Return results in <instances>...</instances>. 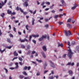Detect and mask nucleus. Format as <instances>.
<instances>
[{
	"label": "nucleus",
	"instance_id": "63",
	"mask_svg": "<svg viewBox=\"0 0 79 79\" xmlns=\"http://www.w3.org/2000/svg\"><path fill=\"white\" fill-rule=\"evenodd\" d=\"M47 72H48V70H45L44 71V74H45V73H47Z\"/></svg>",
	"mask_w": 79,
	"mask_h": 79
},
{
	"label": "nucleus",
	"instance_id": "13",
	"mask_svg": "<svg viewBox=\"0 0 79 79\" xmlns=\"http://www.w3.org/2000/svg\"><path fill=\"white\" fill-rule=\"evenodd\" d=\"M41 53L44 57V58H46V56H45V54H44V52L43 51L41 52Z\"/></svg>",
	"mask_w": 79,
	"mask_h": 79
},
{
	"label": "nucleus",
	"instance_id": "60",
	"mask_svg": "<svg viewBox=\"0 0 79 79\" xmlns=\"http://www.w3.org/2000/svg\"><path fill=\"white\" fill-rule=\"evenodd\" d=\"M63 16V14H60V18H62V16Z\"/></svg>",
	"mask_w": 79,
	"mask_h": 79
},
{
	"label": "nucleus",
	"instance_id": "14",
	"mask_svg": "<svg viewBox=\"0 0 79 79\" xmlns=\"http://www.w3.org/2000/svg\"><path fill=\"white\" fill-rule=\"evenodd\" d=\"M47 66V63L46 62L44 64V68L45 69L46 68V67Z\"/></svg>",
	"mask_w": 79,
	"mask_h": 79
},
{
	"label": "nucleus",
	"instance_id": "51",
	"mask_svg": "<svg viewBox=\"0 0 79 79\" xmlns=\"http://www.w3.org/2000/svg\"><path fill=\"white\" fill-rule=\"evenodd\" d=\"M27 49H30V46L28 45L27 46Z\"/></svg>",
	"mask_w": 79,
	"mask_h": 79
},
{
	"label": "nucleus",
	"instance_id": "3",
	"mask_svg": "<svg viewBox=\"0 0 79 79\" xmlns=\"http://www.w3.org/2000/svg\"><path fill=\"white\" fill-rule=\"evenodd\" d=\"M32 37H39V35H30L29 36V41L30 42L31 41V39H32Z\"/></svg>",
	"mask_w": 79,
	"mask_h": 79
},
{
	"label": "nucleus",
	"instance_id": "40",
	"mask_svg": "<svg viewBox=\"0 0 79 79\" xmlns=\"http://www.w3.org/2000/svg\"><path fill=\"white\" fill-rule=\"evenodd\" d=\"M59 24L60 25H61L62 24H63V22H58Z\"/></svg>",
	"mask_w": 79,
	"mask_h": 79
},
{
	"label": "nucleus",
	"instance_id": "17",
	"mask_svg": "<svg viewBox=\"0 0 79 79\" xmlns=\"http://www.w3.org/2000/svg\"><path fill=\"white\" fill-rule=\"evenodd\" d=\"M14 55L15 56H18V53H16V52L15 51L14 52Z\"/></svg>",
	"mask_w": 79,
	"mask_h": 79
},
{
	"label": "nucleus",
	"instance_id": "37",
	"mask_svg": "<svg viewBox=\"0 0 79 79\" xmlns=\"http://www.w3.org/2000/svg\"><path fill=\"white\" fill-rule=\"evenodd\" d=\"M4 69L5 70V71H6V73H8V70L6 69V68H4Z\"/></svg>",
	"mask_w": 79,
	"mask_h": 79
},
{
	"label": "nucleus",
	"instance_id": "33",
	"mask_svg": "<svg viewBox=\"0 0 79 79\" xmlns=\"http://www.w3.org/2000/svg\"><path fill=\"white\" fill-rule=\"evenodd\" d=\"M42 40H44V39L42 37L39 39V41H42Z\"/></svg>",
	"mask_w": 79,
	"mask_h": 79
},
{
	"label": "nucleus",
	"instance_id": "7",
	"mask_svg": "<svg viewBox=\"0 0 79 79\" xmlns=\"http://www.w3.org/2000/svg\"><path fill=\"white\" fill-rule=\"evenodd\" d=\"M23 5L24 6H26V7H27V6H28V3L27 2V1H25L24 2V3L23 4Z\"/></svg>",
	"mask_w": 79,
	"mask_h": 79
},
{
	"label": "nucleus",
	"instance_id": "56",
	"mask_svg": "<svg viewBox=\"0 0 79 79\" xmlns=\"http://www.w3.org/2000/svg\"><path fill=\"white\" fill-rule=\"evenodd\" d=\"M20 10V11L22 12V13H23V10L21 9V8H20L19 9Z\"/></svg>",
	"mask_w": 79,
	"mask_h": 79
},
{
	"label": "nucleus",
	"instance_id": "41",
	"mask_svg": "<svg viewBox=\"0 0 79 79\" xmlns=\"http://www.w3.org/2000/svg\"><path fill=\"white\" fill-rule=\"evenodd\" d=\"M13 64V63H11L9 64V66H12Z\"/></svg>",
	"mask_w": 79,
	"mask_h": 79
},
{
	"label": "nucleus",
	"instance_id": "24",
	"mask_svg": "<svg viewBox=\"0 0 79 79\" xmlns=\"http://www.w3.org/2000/svg\"><path fill=\"white\" fill-rule=\"evenodd\" d=\"M66 54H65L63 55L62 57V58H66Z\"/></svg>",
	"mask_w": 79,
	"mask_h": 79
},
{
	"label": "nucleus",
	"instance_id": "20",
	"mask_svg": "<svg viewBox=\"0 0 79 79\" xmlns=\"http://www.w3.org/2000/svg\"><path fill=\"white\" fill-rule=\"evenodd\" d=\"M71 18L69 19L67 21V23H71Z\"/></svg>",
	"mask_w": 79,
	"mask_h": 79
},
{
	"label": "nucleus",
	"instance_id": "6",
	"mask_svg": "<svg viewBox=\"0 0 79 79\" xmlns=\"http://www.w3.org/2000/svg\"><path fill=\"white\" fill-rule=\"evenodd\" d=\"M50 65L51 67H52V68H55V65L51 61L50 62Z\"/></svg>",
	"mask_w": 79,
	"mask_h": 79
},
{
	"label": "nucleus",
	"instance_id": "11",
	"mask_svg": "<svg viewBox=\"0 0 79 79\" xmlns=\"http://www.w3.org/2000/svg\"><path fill=\"white\" fill-rule=\"evenodd\" d=\"M43 49L44 52H46V51H47V48H46V46H45L43 47Z\"/></svg>",
	"mask_w": 79,
	"mask_h": 79
},
{
	"label": "nucleus",
	"instance_id": "53",
	"mask_svg": "<svg viewBox=\"0 0 79 79\" xmlns=\"http://www.w3.org/2000/svg\"><path fill=\"white\" fill-rule=\"evenodd\" d=\"M15 23H19V20H15Z\"/></svg>",
	"mask_w": 79,
	"mask_h": 79
},
{
	"label": "nucleus",
	"instance_id": "52",
	"mask_svg": "<svg viewBox=\"0 0 79 79\" xmlns=\"http://www.w3.org/2000/svg\"><path fill=\"white\" fill-rule=\"evenodd\" d=\"M68 45H69V46H71L70 45V42H69V41L68 42Z\"/></svg>",
	"mask_w": 79,
	"mask_h": 79
},
{
	"label": "nucleus",
	"instance_id": "5",
	"mask_svg": "<svg viewBox=\"0 0 79 79\" xmlns=\"http://www.w3.org/2000/svg\"><path fill=\"white\" fill-rule=\"evenodd\" d=\"M19 40H20V42H21V43H22V42H25V41L26 42H28V40H27V39H26V38H25L23 40H21V39H20Z\"/></svg>",
	"mask_w": 79,
	"mask_h": 79
},
{
	"label": "nucleus",
	"instance_id": "9",
	"mask_svg": "<svg viewBox=\"0 0 79 79\" xmlns=\"http://www.w3.org/2000/svg\"><path fill=\"white\" fill-rule=\"evenodd\" d=\"M2 3H0V8H2L3 6V5H4V3H3V2H2Z\"/></svg>",
	"mask_w": 79,
	"mask_h": 79
},
{
	"label": "nucleus",
	"instance_id": "8",
	"mask_svg": "<svg viewBox=\"0 0 79 79\" xmlns=\"http://www.w3.org/2000/svg\"><path fill=\"white\" fill-rule=\"evenodd\" d=\"M58 47H63V44L61 43V44H60V43L58 42Z\"/></svg>",
	"mask_w": 79,
	"mask_h": 79
},
{
	"label": "nucleus",
	"instance_id": "46",
	"mask_svg": "<svg viewBox=\"0 0 79 79\" xmlns=\"http://www.w3.org/2000/svg\"><path fill=\"white\" fill-rule=\"evenodd\" d=\"M18 58V57H15L12 60V61H14V60H15V59H17Z\"/></svg>",
	"mask_w": 79,
	"mask_h": 79
},
{
	"label": "nucleus",
	"instance_id": "55",
	"mask_svg": "<svg viewBox=\"0 0 79 79\" xmlns=\"http://www.w3.org/2000/svg\"><path fill=\"white\" fill-rule=\"evenodd\" d=\"M9 30H10V29H11V25H9Z\"/></svg>",
	"mask_w": 79,
	"mask_h": 79
},
{
	"label": "nucleus",
	"instance_id": "19",
	"mask_svg": "<svg viewBox=\"0 0 79 79\" xmlns=\"http://www.w3.org/2000/svg\"><path fill=\"white\" fill-rule=\"evenodd\" d=\"M26 47V46L22 44L21 45V48H25Z\"/></svg>",
	"mask_w": 79,
	"mask_h": 79
},
{
	"label": "nucleus",
	"instance_id": "4",
	"mask_svg": "<svg viewBox=\"0 0 79 79\" xmlns=\"http://www.w3.org/2000/svg\"><path fill=\"white\" fill-rule=\"evenodd\" d=\"M15 65H16L15 68H14L13 67H11L10 68V69H15L16 68V69H18V68H19V66H18V63H15Z\"/></svg>",
	"mask_w": 79,
	"mask_h": 79
},
{
	"label": "nucleus",
	"instance_id": "26",
	"mask_svg": "<svg viewBox=\"0 0 79 79\" xmlns=\"http://www.w3.org/2000/svg\"><path fill=\"white\" fill-rule=\"evenodd\" d=\"M32 42L33 43H34L35 44H36V41L34 40H32Z\"/></svg>",
	"mask_w": 79,
	"mask_h": 79
},
{
	"label": "nucleus",
	"instance_id": "15",
	"mask_svg": "<svg viewBox=\"0 0 79 79\" xmlns=\"http://www.w3.org/2000/svg\"><path fill=\"white\" fill-rule=\"evenodd\" d=\"M7 13L9 14H11V11H10V10H7Z\"/></svg>",
	"mask_w": 79,
	"mask_h": 79
},
{
	"label": "nucleus",
	"instance_id": "30",
	"mask_svg": "<svg viewBox=\"0 0 79 79\" xmlns=\"http://www.w3.org/2000/svg\"><path fill=\"white\" fill-rule=\"evenodd\" d=\"M5 15V13H3L1 15V16L3 18V17H4V16Z\"/></svg>",
	"mask_w": 79,
	"mask_h": 79
},
{
	"label": "nucleus",
	"instance_id": "1",
	"mask_svg": "<svg viewBox=\"0 0 79 79\" xmlns=\"http://www.w3.org/2000/svg\"><path fill=\"white\" fill-rule=\"evenodd\" d=\"M68 48H69V50H68V51H69V53L68 55V56H69V58H71V57H72V55L73 54V52H72L71 51V49H70V47H68Z\"/></svg>",
	"mask_w": 79,
	"mask_h": 79
},
{
	"label": "nucleus",
	"instance_id": "64",
	"mask_svg": "<svg viewBox=\"0 0 79 79\" xmlns=\"http://www.w3.org/2000/svg\"><path fill=\"white\" fill-rule=\"evenodd\" d=\"M23 13L24 15H26L27 14V12H23Z\"/></svg>",
	"mask_w": 79,
	"mask_h": 79
},
{
	"label": "nucleus",
	"instance_id": "18",
	"mask_svg": "<svg viewBox=\"0 0 79 79\" xmlns=\"http://www.w3.org/2000/svg\"><path fill=\"white\" fill-rule=\"evenodd\" d=\"M61 2L62 3V4L63 5H64V0H61Z\"/></svg>",
	"mask_w": 79,
	"mask_h": 79
},
{
	"label": "nucleus",
	"instance_id": "25",
	"mask_svg": "<svg viewBox=\"0 0 79 79\" xmlns=\"http://www.w3.org/2000/svg\"><path fill=\"white\" fill-rule=\"evenodd\" d=\"M36 61H38V62H40V63H41V62H42V60H39L38 59H36Z\"/></svg>",
	"mask_w": 79,
	"mask_h": 79
},
{
	"label": "nucleus",
	"instance_id": "31",
	"mask_svg": "<svg viewBox=\"0 0 79 79\" xmlns=\"http://www.w3.org/2000/svg\"><path fill=\"white\" fill-rule=\"evenodd\" d=\"M69 74H73V72L71 70H69Z\"/></svg>",
	"mask_w": 79,
	"mask_h": 79
},
{
	"label": "nucleus",
	"instance_id": "61",
	"mask_svg": "<svg viewBox=\"0 0 79 79\" xmlns=\"http://www.w3.org/2000/svg\"><path fill=\"white\" fill-rule=\"evenodd\" d=\"M45 21L46 22H48V19H45Z\"/></svg>",
	"mask_w": 79,
	"mask_h": 79
},
{
	"label": "nucleus",
	"instance_id": "62",
	"mask_svg": "<svg viewBox=\"0 0 79 79\" xmlns=\"http://www.w3.org/2000/svg\"><path fill=\"white\" fill-rule=\"evenodd\" d=\"M34 53H35V51H33L32 52V54H34Z\"/></svg>",
	"mask_w": 79,
	"mask_h": 79
},
{
	"label": "nucleus",
	"instance_id": "29",
	"mask_svg": "<svg viewBox=\"0 0 79 79\" xmlns=\"http://www.w3.org/2000/svg\"><path fill=\"white\" fill-rule=\"evenodd\" d=\"M23 74H24V75H25V76H27V73L25 72H23Z\"/></svg>",
	"mask_w": 79,
	"mask_h": 79
},
{
	"label": "nucleus",
	"instance_id": "2",
	"mask_svg": "<svg viewBox=\"0 0 79 79\" xmlns=\"http://www.w3.org/2000/svg\"><path fill=\"white\" fill-rule=\"evenodd\" d=\"M64 33L65 36L68 37L70 36V35H71V31L69 30L68 31H64Z\"/></svg>",
	"mask_w": 79,
	"mask_h": 79
},
{
	"label": "nucleus",
	"instance_id": "43",
	"mask_svg": "<svg viewBox=\"0 0 79 79\" xmlns=\"http://www.w3.org/2000/svg\"><path fill=\"white\" fill-rule=\"evenodd\" d=\"M27 69V67L25 66V67H24L23 69L24 70H26V69Z\"/></svg>",
	"mask_w": 79,
	"mask_h": 79
},
{
	"label": "nucleus",
	"instance_id": "27",
	"mask_svg": "<svg viewBox=\"0 0 79 79\" xmlns=\"http://www.w3.org/2000/svg\"><path fill=\"white\" fill-rule=\"evenodd\" d=\"M19 60L20 61H23V59L21 57H19Z\"/></svg>",
	"mask_w": 79,
	"mask_h": 79
},
{
	"label": "nucleus",
	"instance_id": "57",
	"mask_svg": "<svg viewBox=\"0 0 79 79\" xmlns=\"http://www.w3.org/2000/svg\"><path fill=\"white\" fill-rule=\"evenodd\" d=\"M27 70H29L30 69H31V67L29 66L28 68L27 67Z\"/></svg>",
	"mask_w": 79,
	"mask_h": 79
},
{
	"label": "nucleus",
	"instance_id": "36",
	"mask_svg": "<svg viewBox=\"0 0 79 79\" xmlns=\"http://www.w3.org/2000/svg\"><path fill=\"white\" fill-rule=\"evenodd\" d=\"M40 74V73L39 72H38L36 73V76H39Z\"/></svg>",
	"mask_w": 79,
	"mask_h": 79
},
{
	"label": "nucleus",
	"instance_id": "16",
	"mask_svg": "<svg viewBox=\"0 0 79 79\" xmlns=\"http://www.w3.org/2000/svg\"><path fill=\"white\" fill-rule=\"evenodd\" d=\"M67 26H68V27H69V28H71L72 27V26H71V25H70L69 23L67 24Z\"/></svg>",
	"mask_w": 79,
	"mask_h": 79
},
{
	"label": "nucleus",
	"instance_id": "47",
	"mask_svg": "<svg viewBox=\"0 0 79 79\" xmlns=\"http://www.w3.org/2000/svg\"><path fill=\"white\" fill-rule=\"evenodd\" d=\"M5 50H6V49H3V50H1V53H3V52H5Z\"/></svg>",
	"mask_w": 79,
	"mask_h": 79
},
{
	"label": "nucleus",
	"instance_id": "42",
	"mask_svg": "<svg viewBox=\"0 0 79 79\" xmlns=\"http://www.w3.org/2000/svg\"><path fill=\"white\" fill-rule=\"evenodd\" d=\"M44 27H45L47 28H48V24H47L45 25L44 26Z\"/></svg>",
	"mask_w": 79,
	"mask_h": 79
},
{
	"label": "nucleus",
	"instance_id": "34",
	"mask_svg": "<svg viewBox=\"0 0 79 79\" xmlns=\"http://www.w3.org/2000/svg\"><path fill=\"white\" fill-rule=\"evenodd\" d=\"M42 37L43 38V39H45L47 37V35H45L44 36L43 35L42 36Z\"/></svg>",
	"mask_w": 79,
	"mask_h": 79
},
{
	"label": "nucleus",
	"instance_id": "49",
	"mask_svg": "<svg viewBox=\"0 0 79 79\" xmlns=\"http://www.w3.org/2000/svg\"><path fill=\"white\" fill-rule=\"evenodd\" d=\"M9 35L10 37H13V35L11 34H10Z\"/></svg>",
	"mask_w": 79,
	"mask_h": 79
},
{
	"label": "nucleus",
	"instance_id": "39",
	"mask_svg": "<svg viewBox=\"0 0 79 79\" xmlns=\"http://www.w3.org/2000/svg\"><path fill=\"white\" fill-rule=\"evenodd\" d=\"M72 23L73 24H74L75 23V20L73 19L72 20Z\"/></svg>",
	"mask_w": 79,
	"mask_h": 79
},
{
	"label": "nucleus",
	"instance_id": "44",
	"mask_svg": "<svg viewBox=\"0 0 79 79\" xmlns=\"http://www.w3.org/2000/svg\"><path fill=\"white\" fill-rule=\"evenodd\" d=\"M15 14H16V12H13V13H11V15H15Z\"/></svg>",
	"mask_w": 79,
	"mask_h": 79
},
{
	"label": "nucleus",
	"instance_id": "59",
	"mask_svg": "<svg viewBox=\"0 0 79 79\" xmlns=\"http://www.w3.org/2000/svg\"><path fill=\"white\" fill-rule=\"evenodd\" d=\"M51 12L52 13H55V11L54 10H53Z\"/></svg>",
	"mask_w": 79,
	"mask_h": 79
},
{
	"label": "nucleus",
	"instance_id": "45",
	"mask_svg": "<svg viewBox=\"0 0 79 79\" xmlns=\"http://www.w3.org/2000/svg\"><path fill=\"white\" fill-rule=\"evenodd\" d=\"M76 50L78 51H79V46H77L76 47Z\"/></svg>",
	"mask_w": 79,
	"mask_h": 79
},
{
	"label": "nucleus",
	"instance_id": "58",
	"mask_svg": "<svg viewBox=\"0 0 79 79\" xmlns=\"http://www.w3.org/2000/svg\"><path fill=\"white\" fill-rule=\"evenodd\" d=\"M16 10H19V7L18 6L16 8Z\"/></svg>",
	"mask_w": 79,
	"mask_h": 79
},
{
	"label": "nucleus",
	"instance_id": "28",
	"mask_svg": "<svg viewBox=\"0 0 79 79\" xmlns=\"http://www.w3.org/2000/svg\"><path fill=\"white\" fill-rule=\"evenodd\" d=\"M54 77L52 76H50L48 77L49 79H53Z\"/></svg>",
	"mask_w": 79,
	"mask_h": 79
},
{
	"label": "nucleus",
	"instance_id": "32",
	"mask_svg": "<svg viewBox=\"0 0 79 79\" xmlns=\"http://www.w3.org/2000/svg\"><path fill=\"white\" fill-rule=\"evenodd\" d=\"M7 41L9 42V43H10V44H11V42L10 41V39H7Z\"/></svg>",
	"mask_w": 79,
	"mask_h": 79
},
{
	"label": "nucleus",
	"instance_id": "23",
	"mask_svg": "<svg viewBox=\"0 0 79 79\" xmlns=\"http://www.w3.org/2000/svg\"><path fill=\"white\" fill-rule=\"evenodd\" d=\"M12 47V46H6V48H8V49H11V48Z\"/></svg>",
	"mask_w": 79,
	"mask_h": 79
},
{
	"label": "nucleus",
	"instance_id": "54",
	"mask_svg": "<svg viewBox=\"0 0 79 79\" xmlns=\"http://www.w3.org/2000/svg\"><path fill=\"white\" fill-rule=\"evenodd\" d=\"M71 62H69L67 64V65H71Z\"/></svg>",
	"mask_w": 79,
	"mask_h": 79
},
{
	"label": "nucleus",
	"instance_id": "21",
	"mask_svg": "<svg viewBox=\"0 0 79 79\" xmlns=\"http://www.w3.org/2000/svg\"><path fill=\"white\" fill-rule=\"evenodd\" d=\"M24 77L23 75H21L19 76V78H20V79H23Z\"/></svg>",
	"mask_w": 79,
	"mask_h": 79
},
{
	"label": "nucleus",
	"instance_id": "38",
	"mask_svg": "<svg viewBox=\"0 0 79 79\" xmlns=\"http://www.w3.org/2000/svg\"><path fill=\"white\" fill-rule=\"evenodd\" d=\"M46 4L47 5H50V3L48 2H45Z\"/></svg>",
	"mask_w": 79,
	"mask_h": 79
},
{
	"label": "nucleus",
	"instance_id": "50",
	"mask_svg": "<svg viewBox=\"0 0 79 79\" xmlns=\"http://www.w3.org/2000/svg\"><path fill=\"white\" fill-rule=\"evenodd\" d=\"M45 4V2H43L41 4V6H43V5H44Z\"/></svg>",
	"mask_w": 79,
	"mask_h": 79
},
{
	"label": "nucleus",
	"instance_id": "10",
	"mask_svg": "<svg viewBox=\"0 0 79 79\" xmlns=\"http://www.w3.org/2000/svg\"><path fill=\"white\" fill-rule=\"evenodd\" d=\"M34 21H35V19H34V18H32V21H31V24L32 26H34Z\"/></svg>",
	"mask_w": 79,
	"mask_h": 79
},
{
	"label": "nucleus",
	"instance_id": "48",
	"mask_svg": "<svg viewBox=\"0 0 79 79\" xmlns=\"http://www.w3.org/2000/svg\"><path fill=\"white\" fill-rule=\"evenodd\" d=\"M24 79H30V78L29 77H26L24 78Z\"/></svg>",
	"mask_w": 79,
	"mask_h": 79
},
{
	"label": "nucleus",
	"instance_id": "22",
	"mask_svg": "<svg viewBox=\"0 0 79 79\" xmlns=\"http://www.w3.org/2000/svg\"><path fill=\"white\" fill-rule=\"evenodd\" d=\"M59 17V15H54V18H55V19H56V18H58Z\"/></svg>",
	"mask_w": 79,
	"mask_h": 79
},
{
	"label": "nucleus",
	"instance_id": "35",
	"mask_svg": "<svg viewBox=\"0 0 79 79\" xmlns=\"http://www.w3.org/2000/svg\"><path fill=\"white\" fill-rule=\"evenodd\" d=\"M28 27H29V26L28 25H26V29L27 30H29V29H28Z\"/></svg>",
	"mask_w": 79,
	"mask_h": 79
},
{
	"label": "nucleus",
	"instance_id": "12",
	"mask_svg": "<svg viewBox=\"0 0 79 79\" xmlns=\"http://www.w3.org/2000/svg\"><path fill=\"white\" fill-rule=\"evenodd\" d=\"M77 5H76V4H75L74 6L73 7H72V9L73 10H74L75 9H76V7H77Z\"/></svg>",
	"mask_w": 79,
	"mask_h": 79
}]
</instances>
